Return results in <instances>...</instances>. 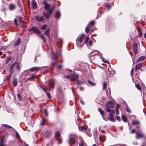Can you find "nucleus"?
<instances>
[{"instance_id":"obj_1","label":"nucleus","mask_w":146,"mask_h":146,"mask_svg":"<svg viewBox=\"0 0 146 146\" xmlns=\"http://www.w3.org/2000/svg\"><path fill=\"white\" fill-rule=\"evenodd\" d=\"M85 36V35H82L77 38L76 44L78 47L81 48L84 45V42L83 40Z\"/></svg>"},{"instance_id":"obj_2","label":"nucleus","mask_w":146,"mask_h":146,"mask_svg":"<svg viewBox=\"0 0 146 146\" xmlns=\"http://www.w3.org/2000/svg\"><path fill=\"white\" fill-rule=\"evenodd\" d=\"M70 144H72L73 145H74L76 143L77 144H78L76 135L72 134L70 135Z\"/></svg>"},{"instance_id":"obj_3","label":"nucleus","mask_w":146,"mask_h":146,"mask_svg":"<svg viewBox=\"0 0 146 146\" xmlns=\"http://www.w3.org/2000/svg\"><path fill=\"white\" fill-rule=\"evenodd\" d=\"M54 7H52L50 8L49 10L48 13L44 12L43 13L44 16L46 19H48L49 18L50 15L52 13V11L54 9Z\"/></svg>"},{"instance_id":"obj_4","label":"nucleus","mask_w":146,"mask_h":146,"mask_svg":"<svg viewBox=\"0 0 146 146\" xmlns=\"http://www.w3.org/2000/svg\"><path fill=\"white\" fill-rule=\"evenodd\" d=\"M14 67H15L17 70H20V67L18 63L15 62L10 66L11 70H13Z\"/></svg>"},{"instance_id":"obj_5","label":"nucleus","mask_w":146,"mask_h":146,"mask_svg":"<svg viewBox=\"0 0 146 146\" xmlns=\"http://www.w3.org/2000/svg\"><path fill=\"white\" fill-rule=\"evenodd\" d=\"M43 67H34L32 68H30L29 70H26L24 72V73H25L26 72H28L29 70H30L31 72H34V71H38L40 70V69L42 68H43Z\"/></svg>"},{"instance_id":"obj_6","label":"nucleus","mask_w":146,"mask_h":146,"mask_svg":"<svg viewBox=\"0 0 146 146\" xmlns=\"http://www.w3.org/2000/svg\"><path fill=\"white\" fill-rule=\"evenodd\" d=\"M13 62V60L11 56H8L6 58V64L9 66Z\"/></svg>"},{"instance_id":"obj_7","label":"nucleus","mask_w":146,"mask_h":146,"mask_svg":"<svg viewBox=\"0 0 146 146\" xmlns=\"http://www.w3.org/2000/svg\"><path fill=\"white\" fill-rule=\"evenodd\" d=\"M60 134L59 131L55 133V137L58 141V143H61L62 141L60 138Z\"/></svg>"},{"instance_id":"obj_8","label":"nucleus","mask_w":146,"mask_h":146,"mask_svg":"<svg viewBox=\"0 0 146 146\" xmlns=\"http://www.w3.org/2000/svg\"><path fill=\"white\" fill-rule=\"evenodd\" d=\"M33 31L34 33H37L38 34H40L41 33L40 31L39 30L36 29L35 27H32L29 29V31Z\"/></svg>"},{"instance_id":"obj_9","label":"nucleus","mask_w":146,"mask_h":146,"mask_svg":"<svg viewBox=\"0 0 146 146\" xmlns=\"http://www.w3.org/2000/svg\"><path fill=\"white\" fill-rule=\"evenodd\" d=\"M114 113L115 111H113L112 113H110L109 114V120L112 122H114L116 120L114 118L113 116V115L114 114Z\"/></svg>"},{"instance_id":"obj_10","label":"nucleus","mask_w":146,"mask_h":146,"mask_svg":"<svg viewBox=\"0 0 146 146\" xmlns=\"http://www.w3.org/2000/svg\"><path fill=\"white\" fill-rule=\"evenodd\" d=\"M135 133L136 134V139H141L144 137V135L142 133L139 132H136Z\"/></svg>"},{"instance_id":"obj_11","label":"nucleus","mask_w":146,"mask_h":146,"mask_svg":"<svg viewBox=\"0 0 146 146\" xmlns=\"http://www.w3.org/2000/svg\"><path fill=\"white\" fill-rule=\"evenodd\" d=\"M133 50L134 54H136L137 52L138 46L136 43H135L133 45Z\"/></svg>"},{"instance_id":"obj_12","label":"nucleus","mask_w":146,"mask_h":146,"mask_svg":"<svg viewBox=\"0 0 146 146\" xmlns=\"http://www.w3.org/2000/svg\"><path fill=\"white\" fill-rule=\"evenodd\" d=\"M74 75L76 76V78H78V75L74 73H73L70 75H68L64 76V77L67 79L71 78V80H72V77Z\"/></svg>"},{"instance_id":"obj_13","label":"nucleus","mask_w":146,"mask_h":146,"mask_svg":"<svg viewBox=\"0 0 146 146\" xmlns=\"http://www.w3.org/2000/svg\"><path fill=\"white\" fill-rule=\"evenodd\" d=\"M32 7L34 9H36L37 7V4L35 0H33L31 2Z\"/></svg>"},{"instance_id":"obj_14","label":"nucleus","mask_w":146,"mask_h":146,"mask_svg":"<svg viewBox=\"0 0 146 146\" xmlns=\"http://www.w3.org/2000/svg\"><path fill=\"white\" fill-rule=\"evenodd\" d=\"M35 19L36 21L38 22H42L43 20V18L42 16H36Z\"/></svg>"},{"instance_id":"obj_15","label":"nucleus","mask_w":146,"mask_h":146,"mask_svg":"<svg viewBox=\"0 0 146 146\" xmlns=\"http://www.w3.org/2000/svg\"><path fill=\"white\" fill-rule=\"evenodd\" d=\"M95 22L94 21H92L90 22L89 25L87 26L86 29L85 31L86 33H88L89 31V26L90 25H93L94 24Z\"/></svg>"},{"instance_id":"obj_16","label":"nucleus","mask_w":146,"mask_h":146,"mask_svg":"<svg viewBox=\"0 0 146 146\" xmlns=\"http://www.w3.org/2000/svg\"><path fill=\"white\" fill-rule=\"evenodd\" d=\"M106 105L107 106L111 108H113L114 106L113 102L110 101H109L108 103L106 104Z\"/></svg>"},{"instance_id":"obj_17","label":"nucleus","mask_w":146,"mask_h":146,"mask_svg":"<svg viewBox=\"0 0 146 146\" xmlns=\"http://www.w3.org/2000/svg\"><path fill=\"white\" fill-rule=\"evenodd\" d=\"M98 53L99 52L98 51L96 50H94L90 53V55L91 56L96 55L98 54Z\"/></svg>"},{"instance_id":"obj_18","label":"nucleus","mask_w":146,"mask_h":146,"mask_svg":"<svg viewBox=\"0 0 146 146\" xmlns=\"http://www.w3.org/2000/svg\"><path fill=\"white\" fill-rule=\"evenodd\" d=\"M98 111L100 112V114L101 115L103 118H104L105 115V113L104 111L100 108L98 109Z\"/></svg>"},{"instance_id":"obj_19","label":"nucleus","mask_w":146,"mask_h":146,"mask_svg":"<svg viewBox=\"0 0 146 146\" xmlns=\"http://www.w3.org/2000/svg\"><path fill=\"white\" fill-rule=\"evenodd\" d=\"M54 83L53 81H52L49 84L50 87L52 89H53L54 88Z\"/></svg>"},{"instance_id":"obj_20","label":"nucleus","mask_w":146,"mask_h":146,"mask_svg":"<svg viewBox=\"0 0 146 146\" xmlns=\"http://www.w3.org/2000/svg\"><path fill=\"white\" fill-rule=\"evenodd\" d=\"M145 57L144 56H142L139 57L137 60V62H138L141 61H142L145 59Z\"/></svg>"},{"instance_id":"obj_21","label":"nucleus","mask_w":146,"mask_h":146,"mask_svg":"<svg viewBox=\"0 0 146 146\" xmlns=\"http://www.w3.org/2000/svg\"><path fill=\"white\" fill-rule=\"evenodd\" d=\"M142 66V64L141 63H139L136 66L135 68V71H136L137 70L139 69Z\"/></svg>"},{"instance_id":"obj_22","label":"nucleus","mask_w":146,"mask_h":146,"mask_svg":"<svg viewBox=\"0 0 146 146\" xmlns=\"http://www.w3.org/2000/svg\"><path fill=\"white\" fill-rule=\"evenodd\" d=\"M12 84L13 86L15 87L16 86L17 84V80L16 79H14L12 82Z\"/></svg>"},{"instance_id":"obj_23","label":"nucleus","mask_w":146,"mask_h":146,"mask_svg":"<svg viewBox=\"0 0 146 146\" xmlns=\"http://www.w3.org/2000/svg\"><path fill=\"white\" fill-rule=\"evenodd\" d=\"M15 8V5L13 4L10 5L9 6V8L11 10H12L14 9Z\"/></svg>"},{"instance_id":"obj_24","label":"nucleus","mask_w":146,"mask_h":146,"mask_svg":"<svg viewBox=\"0 0 146 146\" xmlns=\"http://www.w3.org/2000/svg\"><path fill=\"white\" fill-rule=\"evenodd\" d=\"M50 29H48L45 32L44 34L45 35H47L50 38Z\"/></svg>"},{"instance_id":"obj_25","label":"nucleus","mask_w":146,"mask_h":146,"mask_svg":"<svg viewBox=\"0 0 146 146\" xmlns=\"http://www.w3.org/2000/svg\"><path fill=\"white\" fill-rule=\"evenodd\" d=\"M99 139L100 141L102 142H104L105 140V137L104 136L101 135L99 137Z\"/></svg>"},{"instance_id":"obj_26","label":"nucleus","mask_w":146,"mask_h":146,"mask_svg":"<svg viewBox=\"0 0 146 146\" xmlns=\"http://www.w3.org/2000/svg\"><path fill=\"white\" fill-rule=\"evenodd\" d=\"M21 42V39L19 38L17 40L16 42L15 45V46H18L20 44Z\"/></svg>"},{"instance_id":"obj_27","label":"nucleus","mask_w":146,"mask_h":146,"mask_svg":"<svg viewBox=\"0 0 146 146\" xmlns=\"http://www.w3.org/2000/svg\"><path fill=\"white\" fill-rule=\"evenodd\" d=\"M56 18L57 19H58L60 18V12L59 11L57 12H56Z\"/></svg>"},{"instance_id":"obj_28","label":"nucleus","mask_w":146,"mask_h":146,"mask_svg":"<svg viewBox=\"0 0 146 146\" xmlns=\"http://www.w3.org/2000/svg\"><path fill=\"white\" fill-rule=\"evenodd\" d=\"M122 119L123 121L125 122H126L127 121V119L126 117L123 115H122Z\"/></svg>"},{"instance_id":"obj_29","label":"nucleus","mask_w":146,"mask_h":146,"mask_svg":"<svg viewBox=\"0 0 146 146\" xmlns=\"http://www.w3.org/2000/svg\"><path fill=\"white\" fill-rule=\"evenodd\" d=\"M107 86V84L106 82L105 81H104V82H103V90H105Z\"/></svg>"},{"instance_id":"obj_30","label":"nucleus","mask_w":146,"mask_h":146,"mask_svg":"<svg viewBox=\"0 0 146 146\" xmlns=\"http://www.w3.org/2000/svg\"><path fill=\"white\" fill-rule=\"evenodd\" d=\"M106 110L109 113H112L113 111H114V110H112L109 107H107L106 108Z\"/></svg>"},{"instance_id":"obj_31","label":"nucleus","mask_w":146,"mask_h":146,"mask_svg":"<svg viewBox=\"0 0 146 146\" xmlns=\"http://www.w3.org/2000/svg\"><path fill=\"white\" fill-rule=\"evenodd\" d=\"M46 121V120L45 119L42 118V122L41 123V125H44Z\"/></svg>"},{"instance_id":"obj_32","label":"nucleus","mask_w":146,"mask_h":146,"mask_svg":"<svg viewBox=\"0 0 146 146\" xmlns=\"http://www.w3.org/2000/svg\"><path fill=\"white\" fill-rule=\"evenodd\" d=\"M51 52L52 55L54 56V58H55L57 57V54L56 52V53H54L52 51Z\"/></svg>"},{"instance_id":"obj_33","label":"nucleus","mask_w":146,"mask_h":146,"mask_svg":"<svg viewBox=\"0 0 146 146\" xmlns=\"http://www.w3.org/2000/svg\"><path fill=\"white\" fill-rule=\"evenodd\" d=\"M45 9V10H47L48 9H50V5L49 4H47L44 5Z\"/></svg>"},{"instance_id":"obj_34","label":"nucleus","mask_w":146,"mask_h":146,"mask_svg":"<svg viewBox=\"0 0 146 146\" xmlns=\"http://www.w3.org/2000/svg\"><path fill=\"white\" fill-rule=\"evenodd\" d=\"M88 83L90 85H91L92 86H95L96 84L95 83H93L91 81L89 80L88 81Z\"/></svg>"},{"instance_id":"obj_35","label":"nucleus","mask_w":146,"mask_h":146,"mask_svg":"<svg viewBox=\"0 0 146 146\" xmlns=\"http://www.w3.org/2000/svg\"><path fill=\"white\" fill-rule=\"evenodd\" d=\"M137 31H138V33H139V35L140 37H141L142 36V34L141 32V30L139 29H138L137 30Z\"/></svg>"},{"instance_id":"obj_36","label":"nucleus","mask_w":146,"mask_h":146,"mask_svg":"<svg viewBox=\"0 0 146 146\" xmlns=\"http://www.w3.org/2000/svg\"><path fill=\"white\" fill-rule=\"evenodd\" d=\"M89 37L88 36H87L86 37L85 41V44H87L89 40Z\"/></svg>"},{"instance_id":"obj_37","label":"nucleus","mask_w":146,"mask_h":146,"mask_svg":"<svg viewBox=\"0 0 146 146\" xmlns=\"http://www.w3.org/2000/svg\"><path fill=\"white\" fill-rule=\"evenodd\" d=\"M35 75H32L31 76V78H27V79L28 80H33L35 78Z\"/></svg>"},{"instance_id":"obj_38","label":"nucleus","mask_w":146,"mask_h":146,"mask_svg":"<svg viewBox=\"0 0 146 146\" xmlns=\"http://www.w3.org/2000/svg\"><path fill=\"white\" fill-rule=\"evenodd\" d=\"M84 145V142L83 140L81 141L79 143V146H83Z\"/></svg>"},{"instance_id":"obj_39","label":"nucleus","mask_w":146,"mask_h":146,"mask_svg":"<svg viewBox=\"0 0 146 146\" xmlns=\"http://www.w3.org/2000/svg\"><path fill=\"white\" fill-rule=\"evenodd\" d=\"M47 26L46 25H44L43 26L40 28L41 30H44L47 28Z\"/></svg>"},{"instance_id":"obj_40","label":"nucleus","mask_w":146,"mask_h":146,"mask_svg":"<svg viewBox=\"0 0 146 146\" xmlns=\"http://www.w3.org/2000/svg\"><path fill=\"white\" fill-rule=\"evenodd\" d=\"M44 113L45 116L46 117L48 116V112L47 111V110L46 109H45L44 110Z\"/></svg>"},{"instance_id":"obj_41","label":"nucleus","mask_w":146,"mask_h":146,"mask_svg":"<svg viewBox=\"0 0 146 146\" xmlns=\"http://www.w3.org/2000/svg\"><path fill=\"white\" fill-rule=\"evenodd\" d=\"M79 130L81 131H83L84 130L86 129L83 126H79Z\"/></svg>"},{"instance_id":"obj_42","label":"nucleus","mask_w":146,"mask_h":146,"mask_svg":"<svg viewBox=\"0 0 146 146\" xmlns=\"http://www.w3.org/2000/svg\"><path fill=\"white\" fill-rule=\"evenodd\" d=\"M136 87L139 90H141V88L139 84H137L136 85Z\"/></svg>"},{"instance_id":"obj_43","label":"nucleus","mask_w":146,"mask_h":146,"mask_svg":"<svg viewBox=\"0 0 146 146\" xmlns=\"http://www.w3.org/2000/svg\"><path fill=\"white\" fill-rule=\"evenodd\" d=\"M105 6L108 9H110L111 7L110 5H109L108 3H106L105 4Z\"/></svg>"},{"instance_id":"obj_44","label":"nucleus","mask_w":146,"mask_h":146,"mask_svg":"<svg viewBox=\"0 0 146 146\" xmlns=\"http://www.w3.org/2000/svg\"><path fill=\"white\" fill-rule=\"evenodd\" d=\"M139 123V122L138 121H132V125H134L135 124H138Z\"/></svg>"},{"instance_id":"obj_45","label":"nucleus","mask_w":146,"mask_h":146,"mask_svg":"<svg viewBox=\"0 0 146 146\" xmlns=\"http://www.w3.org/2000/svg\"><path fill=\"white\" fill-rule=\"evenodd\" d=\"M126 111L128 113H130L131 111L129 108L127 106V107L126 108Z\"/></svg>"},{"instance_id":"obj_46","label":"nucleus","mask_w":146,"mask_h":146,"mask_svg":"<svg viewBox=\"0 0 146 146\" xmlns=\"http://www.w3.org/2000/svg\"><path fill=\"white\" fill-rule=\"evenodd\" d=\"M45 92L46 93L48 98H51V96H50V93L49 92Z\"/></svg>"},{"instance_id":"obj_47","label":"nucleus","mask_w":146,"mask_h":146,"mask_svg":"<svg viewBox=\"0 0 146 146\" xmlns=\"http://www.w3.org/2000/svg\"><path fill=\"white\" fill-rule=\"evenodd\" d=\"M78 78H76V76L74 75L72 77V80L75 81Z\"/></svg>"},{"instance_id":"obj_48","label":"nucleus","mask_w":146,"mask_h":146,"mask_svg":"<svg viewBox=\"0 0 146 146\" xmlns=\"http://www.w3.org/2000/svg\"><path fill=\"white\" fill-rule=\"evenodd\" d=\"M41 37V38L43 40H44V42H46V40L44 38V36L43 35H41L40 36Z\"/></svg>"},{"instance_id":"obj_49","label":"nucleus","mask_w":146,"mask_h":146,"mask_svg":"<svg viewBox=\"0 0 146 146\" xmlns=\"http://www.w3.org/2000/svg\"><path fill=\"white\" fill-rule=\"evenodd\" d=\"M17 97H18L19 100L20 101H21V99H22V97H21V95H20L19 94H17Z\"/></svg>"},{"instance_id":"obj_50","label":"nucleus","mask_w":146,"mask_h":146,"mask_svg":"<svg viewBox=\"0 0 146 146\" xmlns=\"http://www.w3.org/2000/svg\"><path fill=\"white\" fill-rule=\"evenodd\" d=\"M17 19H14V23L15 24V25L17 26H18V25L17 23Z\"/></svg>"},{"instance_id":"obj_51","label":"nucleus","mask_w":146,"mask_h":146,"mask_svg":"<svg viewBox=\"0 0 146 146\" xmlns=\"http://www.w3.org/2000/svg\"><path fill=\"white\" fill-rule=\"evenodd\" d=\"M4 137L2 138L1 140L0 143L4 144Z\"/></svg>"},{"instance_id":"obj_52","label":"nucleus","mask_w":146,"mask_h":146,"mask_svg":"<svg viewBox=\"0 0 146 146\" xmlns=\"http://www.w3.org/2000/svg\"><path fill=\"white\" fill-rule=\"evenodd\" d=\"M39 86L42 89V90L44 91L45 92H46V90L44 88H43V86L42 85H41V84H40V85H39Z\"/></svg>"},{"instance_id":"obj_53","label":"nucleus","mask_w":146,"mask_h":146,"mask_svg":"<svg viewBox=\"0 0 146 146\" xmlns=\"http://www.w3.org/2000/svg\"><path fill=\"white\" fill-rule=\"evenodd\" d=\"M90 59L91 60V61H92V60H94L95 59L94 56H91L90 55Z\"/></svg>"},{"instance_id":"obj_54","label":"nucleus","mask_w":146,"mask_h":146,"mask_svg":"<svg viewBox=\"0 0 146 146\" xmlns=\"http://www.w3.org/2000/svg\"><path fill=\"white\" fill-rule=\"evenodd\" d=\"M19 21L21 23H23V21L22 20V18L21 17L19 18Z\"/></svg>"},{"instance_id":"obj_55","label":"nucleus","mask_w":146,"mask_h":146,"mask_svg":"<svg viewBox=\"0 0 146 146\" xmlns=\"http://www.w3.org/2000/svg\"><path fill=\"white\" fill-rule=\"evenodd\" d=\"M10 71L11 73V74H10L9 76L10 77H11V76L12 74H13V70H11V69H10Z\"/></svg>"},{"instance_id":"obj_56","label":"nucleus","mask_w":146,"mask_h":146,"mask_svg":"<svg viewBox=\"0 0 146 146\" xmlns=\"http://www.w3.org/2000/svg\"><path fill=\"white\" fill-rule=\"evenodd\" d=\"M77 82L79 85H80L81 84H82V82L80 80H78L77 81Z\"/></svg>"},{"instance_id":"obj_57","label":"nucleus","mask_w":146,"mask_h":146,"mask_svg":"<svg viewBox=\"0 0 146 146\" xmlns=\"http://www.w3.org/2000/svg\"><path fill=\"white\" fill-rule=\"evenodd\" d=\"M42 2L44 5L48 4L46 0H44Z\"/></svg>"},{"instance_id":"obj_58","label":"nucleus","mask_w":146,"mask_h":146,"mask_svg":"<svg viewBox=\"0 0 146 146\" xmlns=\"http://www.w3.org/2000/svg\"><path fill=\"white\" fill-rule=\"evenodd\" d=\"M62 67L61 65H60L58 66L57 68L58 69H60Z\"/></svg>"},{"instance_id":"obj_59","label":"nucleus","mask_w":146,"mask_h":146,"mask_svg":"<svg viewBox=\"0 0 146 146\" xmlns=\"http://www.w3.org/2000/svg\"><path fill=\"white\" fill-rule=\"evenodd\" d=\"M134 71V69L133 68H132L131 71V75L132 76L133 74V73Z\"/></svg>"},{"instance_id":"obj_60","label":"nucleus","mask_w":146,"mask_h":146,"mask_svg":"<svg viewBox=\"0 0 146 146\" xmlns=\"http://www.w3.org/2000/svg\"><path fill=\"white\" fill-rule=\"evenodd\" d=\"M3 125L4 126H5L9 128H12V127L11 126H10L9 125Z\"/></svg>"},{"instance_id":"obj_61","label":"nucleus","mask_w":146,"mask_h":146,"mask_svg":"<svg viewBox=\"0 0 146 146\" xmlns=\"http://www.w3.org/2000/svg\"><path fill=\"white\" fill-rule=\"evenodd\" d=\"M103 62H106L107 63H109V61L108 60H106L104 59H103Z\"/></svg>"},{"instance_id":"obj_62","label":"nucleus","mask_w":146,"mask_h":146,"mask_svg":"<svg viewBox=\"0 0 146 146\" xmlns=\"http://www.w3.org/2000/svg\"><path fill=\"white\" fill-rule=\"evenodd\" d=\"M131 132L132 133V134H133L134 133H135L136 132H135V130L133 129L131 130Z\"/></svg>"},{"instance_id":"obj_63","label":"nucleus","mask_w":146,"mask_h":146,"mask_svg":"<svg viewBox=\"0 0 146 146\" xmlns=\"http://www.w3.org/2000/svg\"><path fill=\"white\" fill-rule=\"evenodd\" d=\"M119 106L118 104H117L116 109L119 110Z\"/></svg>"},{"instance_id":"obj_64","label":"nucleus","mask_w":146,"mask_h":146,"mask_svg":"<svg viewBox=\"0 0 146 146\" xmlns=\"http://www.w3.org/2000/svg\"><path fill=\"white\" fill-rule=\"evenodd\" d=\"M116 119L118 121H119L120 120V117L119 116H117L116 117Z\"/></svg>"}]
</instances>
